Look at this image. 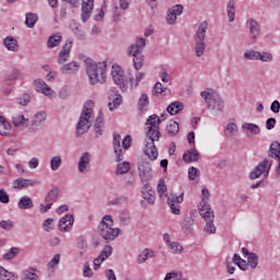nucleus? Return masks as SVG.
<instances>
[{"label": "nucleus", "mask_w": 280, "mask_h": 280, "mask_svg": "<svg viewBox=\"0 0 280 280\" xmlns=\"http://www.w3.org/2000/svg\"><path fill=\"white\" fill-rule=\"evenodd\" d=\"M200 174V170L191 166L188 168V178L189 180H196V177Z\"/></svg>", "instance_id": "59"}, {"label": "nucleus", "mask_w": 280, "mask_h": 280, "mask_svg": "<svg viewBox=\"0 0 280 280\" xmlns=\"http://www.w3.org/2000/svg\"><path fill=\"white\" fill-rule=\"evenodd\" d=\"M150 104V100L148 98V94H142L138 102L139 110H148V105Z\"/></svg>", "instance_id": "43"}, {"label": "nucleus", "mask_w": 280, "mask_h": 280, "mask_svg": "<svg viewBox=\"0 0 280 280\" xmlns=\"http://www.w3.org/2000/svg\"><path fill=\"white\" fill-rule=\"evenodd\" d=\"M38 21V15L36 13H26L25 14V25L26 27L34 28Z\"/></svg>", "instance_id": "35"}, {"label": "nucleus", "mask_w": 280, "mask_h": 280, "mask_svg": "<svg viewBox=\"0 0 280 280\" xmlns=\"http://www.w3.org/2000/svg\"><path fill=\"white\" fill-rule=\"evenodd\" d=\"M259 51L257 50H246L243 55L245 60H258Z\"/></svg>", "instance_id": "54"}, {"label": "nucleus", "mask_w": 280, "mask_h": 280, "mask_svg": "<svg viewBox=\"0 0 280 280\" xmlns=\"http://www.w3.org/2000/svg\"><path fill=\"white\" fill-rule=\"evenodd\" d=\"M3 45L9 51H19V40L12 36L5 37Z\"/></svg>", "instance_id": "25"}, {"label": "nucleus", "mask_w": 280, "mask_h": 280, "mask_svg": "<svg viewBox=\"0 0 280 280\" xmlns=\"http://www.w3.org/2000/svg\"><path fill=\"white\" fill-rule=\"evenodd\" d=\"M142 198L149 202V205H154L156 200L155 192L150 187L149 183H145L141 189Z\"/></svg>", "instance_id": "20"}, {"label": "nucleus", "mask_w": 280, "mask_h": 280, "mask_svg": "<svg viewBox=\"0 0 280 280\" xmlns=\"http://www.w3.org/2000/svg\"><path fill=\"white\" fill-rule=\"evenodd\" d=\"M22 280H38V275H36L30 270H24L22 272Z\"/></svg>", "instance_id": "57"}, {"label": "nucleus", "mask_w": 280, "mask_h": 280, "mask_svg": "<svg viewBox=\"0 0 280 280\" xmlns=\"http://www.w3.org/2000/svg\"><path fill=\"white\" fill-rule=\"evenodd\" d=\"M161 93H164V95H170L171 91L168 88H163V83L156 82L153 88V95H161Z\"/></svg>", "instance_id": "42"}, {"label": "nucleus", "mask_w": 280, "mask_h": 280, "mask_svg": "<svg viewBox=\"0 0 280 280\" xmlns=\"http://www.w3.org/2000/svg\"><path fill=\"white\" fill-rule=\"evenodd\" d=\"M243 130H247V132H250L252 135H259L261 132V129L259 126L250 122H245L242 125Z\"/></svg>", "instance_id": "38"}, {"label": "nucleus", "mask_w": 280, "mask_h": 280, "mask_svg": "<svg viewBox=\"0 0 280 280\" xmlns=\"http://www.w3.org/2000/svg\"><path fill=\"white\" fill-rule=\"evenodd\" d=\"M200 159V153L196 149L188 150L183 155L185 163H194Z\"/></svg>", "instance_id": "24"}, {"label": "nucleus", "mask_w": 280, "mask_h": 280, "mask_svg": "<svg viewBox=\"0 0 280 280\" xmlns=\"http://www.w3.org/2000/svg\"><path fill=\"white\" fill-rule=\"evenodd\" d=\"M138 170L142 183H148L152 178V166L150 162H142Z\"/></svg>", "instance_id": "16"}, {"label": "nucleus", "mask_w": 280, "mask_h": 280, "mask_svg": "<svg viewBox=\"0 0 280 280\" xmlns=\"http://www.w3.org/2000/svg\"><path fill=\"white\" fill-rule=\"evenodd\" d=\"M145 126L148 128L147 137L150 139V142L145 144L143 152L150 161H156V159H159V150L156 149L154 141L161 139V130L159 128V126H161V118L159 115L153 114L147 119Z\"/></svg>", "instance_id": "1"}, {"label": "nucleus", "mask_w": 280, "mask_h": 280, "mask_svg": "<svg viewBox=\"0 0 280 280\" xmlns=\"http://www.w3.org/2000/svg\"><path fill=\"white\" fill-rule=\"evenodd\" d=\"M209 28V23L203 21L197 28L195 34V55L197 58H200L205 55L207 49V44L205 43V38H207V30Z\"/></svg>", "instance_id": "7"}, {"label": "nucleus", "mask_w": 280, "mask_h": 280, "mask_svg": "<svg viewBox=\"0 0 280 280\" xmlns=\"http://www.w3.org/2000/svg\"><path fill=\"white\" fill-rule=\"evenodd\" d=\"M249 21V34L253 38V40L259 38L260 34H261V25H259V22H257L256 20H248Z\"/></svg>", "instance_id": "23"}, {"label": "nucleus", "mask_w": 280, "mask_h": 280, "mask_svg": "<svg viewBox=\"0 0 280 280\" xmlns=\"http://www.w3.org/2000/svg\"><path fill=\"white\" fill-rule=\"evenodd\" d=\"M77 247L79 250H86L89 248V243L86 242V237L80 236L77 241Z\"/></svg>", "instance_id": "55"}, {"label": "nucleus", "mask_w": 280, "mask_h": 280, "mask_svg": "<svg viewBox=\"0 0 280 280\" xmlns=\"http://www.w3.org/2000/svg\"><path fill=\"white\" fill-rule=\"evenodd\" d=\"M94 0H82V14L81 19L83 23H86L91 19V13L93 12Z\"/></svg>", "instance_id": "19"}, {"label": "nucleus", "mask_w": 280, "mask_h": 280, "mask_svg": "<svg viewBox=\"0 0 280 280\" xmlns=\"http://www.w3.org/2000/svg\"><path fill=\"white\" fill-rule=\"evenodd\" d=\"M45 119H47V114L45 112L35 114L28 127L30 132H38V130H43Z\"/></svg>", "instance_id": "9"}, {"label": "nucleus", "mask_w": 280, "mask_h": 280, "mask_svg": "<svg viewBox=\"0 0 280 280\" xmlns=\"http://www.w3.org/2000/svg\"><path fill=\"white\" fill-rule=\"evenodd\" d=\"M122 97L120 94H116V97L113 100L112 103H108V108L109 110H115V108H118V106L121 104L122 102Z\"/></svg>", "instance_id": "52"}, {"label": "nucleus", "mask_w": 280, "mask_h": 280, "mask_svg": "<svg viewBox=\"0 0 280 280\" xmlns=\"http://www.w3.org/2000/svg\"><path fill=\"white\" fill-rule=\"evenodd\" d=\"M80 69V63L77 61H71L70 63H66L61 67V71L63 73H75Z\"/></svg>", "instance_id": "32"}, {"label": "nucleus", "mask_w": 280, "mask_h": 280, "mask_svg": "<svg viewBox=\"0 0 280 280\" xmlns=\"http://www.w3.org/2000/svg\"><path fill=\"white\" fill-rule=\"evenodd\" d=\"M201 97L205 100L209 110L213 113H223L224 110V100L217 92L202 91L200 93Z\"/></svg>", "instance_id": "8"}, {"label": "nucleus", "mask_w": 280, "mask_h": 280, "mask_svg": "<svg viewBox=\"0 0 280 280\" xmlns=\"http://www.w3.org/2000/svg\"><path fill=\"white\" fill-rule=\"evenodd\" d=\"M194 219L192 218H186L184 219L182 223V229L184 233H191V228L194 226Z\"/></svg>", "instance_id": "45"}, {"label": "nucleus", "mask_w": 280, "mask_h": 280, "mask_svg": "<svg viewBox=\"0 0 280 280\" xmlns=\"http://www.w3.org/2000/svg\"><path fill=\"white\" fill-rule=\"evenodd\" d=\"M180 128L178 127V122L175 120H170L166 125V132L170 137H176L178 135Z\"/></svg>", "instance_id": "30"}, {"label": "nucleus", "mask_w": 280, "mask_h": 280, "mask_svg": "<svg viewBox=\"0 0 280 280\" xmlns=\"http://www.w3.org/2000/svg\"><path fill=\"white\" fill-rule=\"evenodd\" d=\"M273 59L271 52L258 51V60H260V62H272Z\"/></svg>", "instance_id": "48"}, {"label": "nucleus", "mask_w": 280, "mask_h": 280, "mask_svg": "<svg viewBox=\"0 0 280 280\" xmlns=\"http://www.w3.org/2000/svg\"><path fill=\"white\" fill-rule=\"evenodd\" d=\"M39 182L34 179H25V178H18L13 182L14 189H27V187H34V185H38Z\"/></svg>", "instance_id": "22"}, {"label": "nucleus", "mask_w": 280, "mask_h": 280, "mask_svg": "<svg viewBox=\"0 0 280 280\" xmlns=\"http://www.w3.org/2000/svg\"><path fill=\"white\" fill-rule=\"evenodd\" d=\"M35 91L38 93H43V95H46V97H49L50 100H54L56 97V92L51 90L49 85L43 79L35 80Z\"/></svg>", "instance_id": "12"}, {"label": "nucleus", "mask_w": 280, "mask_h": 280, "mask_svg": "<svg viewBox=\"0 0 280 280\" xmlns=\"http://www.w3.org/2000/svg\"><path fill=\"white\" fill-rule=\"evenodd\" d=\"M170 252L173 253V255H178V253H183V245L172 242L168 245Z\"/></svg>", "instance_id": "53"}, {"label": "nucleus", "mask_w": 280, "mask_h": 280, "mask_svg": "<svg viewBox=\"0 0 280 280\" xmlns=\"http://www.w3.org/2000/svg\"><path fill=\"white\" fill-rule=\"evenodd\" d=\"M182 277H183V273H180L178 271H171V272L166 273L164 279L165 280H171V279L180 280Z\"/></svg>", "instance_id": "62"}, {"label": "nucleus", "mask_w": 280, "mask_h": 280, "mask_svg": "<svg viewBox=\"0 0 280 280\" xmlns=\"http://www.w3.org/2000/svg\"><path fill=\"white\" fill-rule=\"evenodd\" d=\"M19 247H12L8 253L3 255V259L7 261H10L11 259H14L19 255Z\"/></svg>", "instance_id": "51"}, {"label": "nucleus", "mask_w": 280, "mask_h": 280, "mask_svg": "<svg viewBox=\"0 0 280 280\" xmlns=\"http://www.w3.org/2000/svg\"><path fill=\"white\" fill-rule=\"evenodd\" d=\"M185 8L182 4H175L167 10L166 23L167 25H175L177 16L183 14Z\"/></svg>", "instance_id": "11"}, {"label": "nucleus", "mask_w": 280, "mask_h": 280, "mask_svg": "<svg viewBox=\"0 0 280 280\" xmlns=\"http://www.w3.org/2000/svg\"><path fill=\"white\" fill-rule=\"evenodd\" d=\"M110 255H113V246L110 245H105L104 248L102 249L100 257L106 261V259H108V257H110Z\"/></svg>", "instance_id": "49"}, {"label": "nucleus", "mask_w": 280, "mask_h": 280, "mask_svg": "<svg viewBox=\"0 0 280 280\" xmlns=\"http://www.w3.org/2000/svg\"><path fill=\"white\" fill-rule=\"evenodd\" d=\"M268 172H270V163L268 162V160H264L250 173L249 178L252 180H255V178H259L261 174H268Z\"/></svg>", "instance_id": "14"}, {"label": "nucleus", "mask_w": 280, "mask_h": 280, "mask_svg": "<svg viewBox=\"0 0 280 280\" xmlns=\"http://www.w3.org/2000/svg\"><path fill=\"white\" fill-rule=\"evenodd\" d=\"M184 108H185V105L182 102L176 101L171 103L167 106L166 110L168 115H178V113H180V110H183Z\"/></svg>", "instance_id": "27"}, {"label": "nucleus", "mask_w": 280, "mask_h": 280, "mask_svg": "<svg viewBox=\"0 0 280 280\" xmlns=\"http://www.w3.org/2000/svg\"><path fill=\"white\" fill-rule=\"evenodd\" d=\"M269 156L271 159H276L278 161V165L280 167V143L279 142H272L270 144Z\"/></svg>", "instance_id": "28"}, {"label": "nucleus", "mask_w": 280, "mask_h": 280, "mask_svg": "<svg viewBox=\"0 0 280 280\" xmlns=\"http://www.w3.org/2000/svg\"><path fill=\"white\" fill-rule=\"evenodd\" d=\"M113 145L116 154V161L119 163L124 159V154L121 153V136L117 132L114 133Z\"/></svg>", "instance_id": "21"}, {"label": "nucleus", "mask_w": 280, "mask_h": 280, "mask_svg": "<svg viewBox=\"0 0 280 280\" xmlns=\"http://www.w3.org/2000/svg\"><path fill=\"white\" fill-rule=\"evenodd\" d=\"M235 135H237V125L235 122L228 124L225 128V137H228V139H231L235 137Z\"/></svg>", "instance_id": "39"}, {"label": "nucleus", "mask_w": 280, "mask_h": 280, "mask_svg": "<svg viewBox=\"0 0 280 280\" xmlns=\"http://www.w3.org/2000/svg\"><path fill=\"white\" fill-rule=\"evenodd\" d=\"M150 257V252L148 249L142 250V253L138 256V264H145Z\"/></svg>", "instance_id": "63"}, {"label": "nucleus", "mask_w": 280, "mask_h": 280, "mask_svg": "<svg viewBox=\"0 0 280 280\" xmlns=\"http://www.w3.org/2000/svg\"><path fill=\"white\" fill-rule=\"evenodd\" d=\"M61 42L62 35H60V33H56L48 38L47 46L51 49L54 47H58Z\"/></svg>", "instance_id": "33"}, {"label": "nucleus", "mask_w": 280, "mask_h": 280, "mask_svg": "<svg viewBox=\"0 0 280 280\" xmlns=\"http://www.w3.org/2000/svg\"><path fill=\"white\" fill-rule=\"evenodd\" d=\"M14 128H30L32 121L23 114H16L12 117Z\"/></svg>", "instance_id": "18"}, {"label": "nucleus", "mask_w": 280, "mask_h": 280, "mask_svg": "<svg viewBox=\"0 0 280 280\" xmlns=\"http://www.w3.org/2000/svg\"><path fill=\"white\" fill-rule=\"evenodd\" d=\"M18 207L23 211H27L28 209H34V201L28 196H24L20 198Z\"/></svg>", "instance_id": "26"}, {"label": "nucleus", "mask_w": 280, "mask_h": 280, "mask_svg": "<svg viewBox=\"0 0 280 280\" xmlns=\"http://www.w3.org/2000/svg\"><path fill=\"white\" fill-rule=\"evenodd\" d=\"M145 47V38L140 37L135 44H131L128 49V56H132L133 67L139 71L143 67V48Z\"/></svg>", "instance_id": "6"}, {"label": "nucleus", "mask_w": 280, "mask_h": 280, "mask_svg": "<svg viewBox=\"0 0 280 280\" xmlns=\"http://www.w3.org/2000/svg\"><path fill=\"white\" fill-rule=\"evenodd\" d=\"M247 264L253 269L257 268V266L259 264V256H257V254H255V253H250L247 258Z\"/></svg>", "instance_id": "47"}, {"label": "nucleus", "mask_w": 280, "mask_h": 280, "mask_svg": "<svg viewBox=\"0 0 280 280\" xmlns=\"http://www.w3.org/2000/svg\"><path fill=\"white\" fill-rule=\"evenodd\" d=\"M91 159L92 155L90 152H84L78 162V172L79 174H89L91 172Z\"/></svg>", "instance_id": "10"}, {"label": "nucleus", "mask_w": 280, "mask_h": 280, "mask_svg": "<svg viewBox=\"0 0 280 280\" xmlns=\"http://www.w3.org/2000/svg\"><path fill=\"white\" fill-rule=\"evenodd\" d=\"M104 129V116L102 115V113H100V115L96 117L95 121H94V129Z\"/></svg>", "instance_id": "61"}, {"label": "nucleus", "mask_w": 280, "mask_h": 280, "mask_svg": "<svg viewBox=\"0 0 280 280\" xmlns=\"http://www.w3.org/2000/svg\"><path fill=\"white\" fill-rule=\"evenodd\" d=\"M167 191V186L165 185V179L161 178L158 184V194L160 198H163V194Z\"/></svg>", "instance_id": "56"}, {"label": "nucleus", "mask_w": 280, "mask_h": 280, "mask_svg": "<svg viewBox=\"0 0 280 280\" xmlns=\"http://www.w3.org/2000/svg\"><path fill=\"white\" fill-rule=\"evenodd\" d=\"M70 27H71L74 36H77V38H79V40H84L86 34H84V31L80 30V24L75 23V21H71Z\"/></svg>", "instance_id": "31"}, {"label": "nucleus", "mask_w": 280, "mask_h": 280, "mask_svg": "<svg viewBox=\"0 0 280 280\" xmlns=\"http://www.w3.org/2000/svg\"><path fill=\"white\" fill-rule=\"evenodd\" d=\"M232 261L240 268V270H248V264L246 260L242 259L238 254H234Z\"/></svg>", "instance_id": "36"}, {"label": "nucleus", "mask_w": 280, "mask_h": 280, "mask_svg": "<svg viewBox=\"0 0 280 280\" xmlns=\"http://www.w3.org/2000/svg\"><path fill=\"white\" fill-rule=\"evenodd\" d=\"M60 264V254H56L52 259L48 262V268L51 270L55 266H58Z\"/></svg>", "instance_id": "64"}, {"label": "nucleus", "mask_w": 280, "mask_h": 280, "mask_svg": "<svg viewBox=\"0 0 280 280\" xmlns=\"http://www.w3.org/2000/svg\"><path fill=\"white\" fill-rule=\"evenodd\" d=\"M86 73L91 84H104L106 82V61L88 63Z\"/></svg>", "instance_id": "4"}, {"label": "nucleus", "mask_w": 280, "mask_h": 280, "mask_svg": "<svg viewBox=\"0 0 280 280\" xmlns=\"http://www.w3.org/2000/svg\"><path fill=\"white\" fill-rule=\"evenodd\" d=\"M16 278V273L10 272L0 266V279L1 280H14Z\"/></svg>", "instance_id": "44"}, {"label": "nucleus", "mask_w": 280, "mask_h": 280, "mask_svg": "<svg viewBox=\"0 0 280 280\" xmlns=\"http://www.w3.org/2000/svg\"><path fill=\"white\" fill-rule=\"evenodd\" d=\"M73 222H75V219H73V214H66L59 220V231L61 233H69V231H71V229L73 228Z\"/></svg>", "instance_id": "13"}, {"label": "nucleus", "mask_w": 280, "mask_h": 280, "mask_svg": "<svg viewBox=\"0 0 280 280\" xmlns=\"http://www.w3.org/2000/svg\"><path fill=\"white\" fill-rule=\"evenodd\" d=\"M58 194H60V191L58 190V188H54L51 189L45 197V202H56V200H58Z\"/></svg>", "instance_id": "46"}, {"label": "nucleus", "mask_w": 280, "mask_h": 280, "mask_svg": "<svg viewBox=\"0 0 280 280\" xmlns=\"http://www.w3.org/2000/svg\"><path fill=\"white\" fill-rule=\"evenodd\" d=\"M130 172V163L129 162H122L117 165L116 168V175L121 176L122 174H128Z\"/></svg>", "instance_id": "40"}, {"label": "nucleus", "mask_w": 280, "mask_h": 280, "mask_svg": "<svg viewBox=\"0 0 280 280\" xmlns=\"http://www.w3.org/2000/svg\"><path fill=\"white\" fill-rule=\"evenodd\" d=\"M165 197L167 198V205H174V203L180 205L183 200H185L184 192H182L179 196L170 194V195H165Z\"/></svg>", "instance_id": "34"}, {"label": "nucleus", "mask_w": 280, "mask_h": 280, "mask_svg": "<svg viewBox=\"0 0 280 280\" xmlns=\"http://www.w3.org/2000/svg\"><path fill=\"white\" fill-rule=\"evenodd\" d=\"M114 221L110 214L104 215L101 223L97 226V233L107 244L108 242H115L119 237L121 230L119 228H113Z\"/></svg>", "instance_id": "3"}, {"label": "nucleus", "mask_w": 280, "mask_h": 280, "mask_svg": "<svg viewBox=\"0 0 280 280\" xmlns=\"http://www.w3.org/2000/svg\"><path fill=\"white\" fill-rule=\"evenodd\" d=\"M199 213L202 217V213H213L211 206L206 200H201L199 206Z\"/></svg>", "instance_id": "50"}, {"label": "nucleus", "mask_w": 280, "mask_h": 280, "mask_svg": "<svg viewBox=\"0 0 280 280\" xmlns=\"http://www.w3.org/2000/svg\"><path fill=\"white\" fill-rule=\"evenodd\" d=\"M73 47V40L68 39L65 45L62 46L61 51L59 52L58 56V63L59 65H65L67 60L71 57V48Z\"/></svg>", "instance_id": "15"}, {"label": "nucleus", "mask_w": 280, "mask_h": 280, "mask_svg": "<svg viewBox=\"0 0 280 280\" xmlns=\"http://www.w3.org/2000/svg\"><path fill=\"white\" fill-rule=\"evenodd\" d=\"M12 130V125L5 120L3 116H0V135L1 137H8Z\"/></svg>", "instance_id": "29"}, {"label": "nucleus", "mask_w": 280, "mask_h": 280, "mask_svg": "<svg viewBox=\"0 0 280 280\" xmlns=\"http://www.w3.org/2000/svg\"><path fill=\"white\" fill-rule=\"evenodd\" d=\"M202 218L206 221V226L203 230L206 231V233L213 235L215 233V224H213V220H215V214L211 212H205L202 213Z\"/></svg>", "instance_id": "17"}, {"label": "nucleus", "mask_w": 280, "mask_h": 280, "mask_svg": "<svg viewBox=\"0 0 280 280\" xmlns=\"http://www.w3.org/2000/svg\"><path fill=\"white\" fill-rule=\"evenodd\" d=\"M228 19L230 23L235 21V1L229 0L228 2Z\"/></svg>", "instance_id": "41"}, {"label": "nucleus", "mask_w": 280, "mask_h": 280, "mask_svg": "<svg viewBox=\"0 0 280 280\" xmlns=\"http://www.w3.org/2000/svg\"><path fill=\"white\" fill-rule=\"evenodd\" d=\"M112 77L113 80L115 82V84H117V86H119V89L122 91V93H126V91H128V82L131 84V89H137V86H139V83L141 82V80H143V78H145V73L143 72H138L136 74V80L132 77L129 78H124V71L121 70L120 67H113L112 68Z\"/></svg>", "instance_id": "2"}, {"label": "nucleus", "mask_w": 280, "mask_h": 280, "mask_svg": "<svg viewBox=\"0 0 280 280\" xmlns=\"http://www.w3.org/2000/svg\"><path fill=\"white\" fill-rule=\"evenodd\" d=\"M43 229L46 233L54 231V219H46L43 223Z\"/></svg>", "instance_id": "58"}, {"label": "nucleus", "mask_w": 280, "mask_h": 280, "mask_svg": "<svg viewBox=\"0 0 280 280\" xmlns=\"http://www.w3.org/2000/svg\"><path fill=\"white\" fill-rule=\"evenodd\" d=\"M93 101L85 102L83 110L81 113L79 122L77 125V137H82L85 132H89L91 128V119H93Z\"/></svg>", "instance_id": "5"}, {"label": "nucleus", "mask_w": 280, "mask_h": 280, "mask_svg": "<svg viewBox=\"0 0 280 280\" xmlns=\"http://www.w3.org/2000/svg\"><path fill=\"white\" fill-rule=\"evenodd\" d=\"M60 165H62V156L55 155L50 159V170L52 172H58V170H60Z\"/></svg>", "instance_id": "37"}, {"label": "nucleus", "mask_w": 280, "mask_h": 280, "mask_svg": "<svg viewBox=\"0 0 280 280\" xmlns=\"http://www.w3.org/2000/svg\"><path fill=\"white\" fill-rule=\"evenodd\" d=\"M32 97L28 94H23L18 98V104L20 106H27V104L31 102Z\"/></svg>", "instance_id": "60"}]
</instances>
